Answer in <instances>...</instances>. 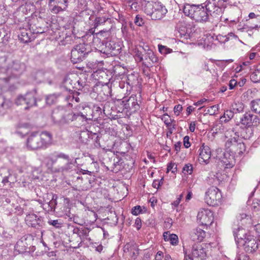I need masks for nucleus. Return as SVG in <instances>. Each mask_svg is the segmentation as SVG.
Listing matches in <instances>:
<instances>
[{
	"label": "nucleus",
	"mask_w": 260,
	"mask_h": 260,
	"mask_svg": "<svg viewBox=\"0 0 260 260\" xmlns=\"http://www.w3.org/2000/svg\"><path fill=\"white\" fill-rule=\"evenodd\" d=\"M46 166L51 173H67L74 166L73 159L62 152H54L46 158Z\"/></svg>",
	"instance_id": "f257e3e1"
},
{
	"label": "nucleus",
	"mask_w": 260,
	"mask_h": 260,
	"mask_svg": "<svg viewBox=\"0 0 260 260\" xmlns=\"http://www.w3.org/2000/svg\"><path fill=\"white\" fill-rule=\"evenodd\" d=\"M184 14L196 22L205 24L211 22V11L208 5H190L186 4L183 8Z\"/></svg>",
	"instance_id": "f03ea898"
},
{
	"label": "nucleus",
	"mask_w": 260,
	"mask_h": 260,
	"mask_svg": "<svg viewBox=\"0 0 260 260\" xmlns=\"http://www.w3.org/2000/svg\"><path fill=\"white\" fill-rule=\"evenodd\" d=\"M52 142V135L47 131H43L40 134L33 132L28 137L26 147L29 150L44 149L49 146Z\"/></svg>",
	"instance_id": "7ed1b4c3"
},
{
	"label": "nucleus",
	"mask_w": 260,
	"mask_h": 260,
	"mask_svg": "<svg viewBox=\"0 0 260 260\" xmlns=\"http://www.w3.org/2000/svg\"><path fill=\"white\" fill-rule=\"evenodd\" d=\"M233 235L236 241L242 244L247 253H252L257 249L258 244L255 238L252 235L247 234L243 228L238 227L234 229Z\"/></svg>",
	"instance_id": "20e7f679"
},
{
	"label": "nucleus",
	"mask_w": 260,
	"mask_h": 260,
	"mask_svg": "<svg viewBox=\"0 0 260 260\" xmlns=\"http://www.w3.org/2000/svg\"><path fill=\"white\" fill-rule=\"evenodd\" d=\"M234 133V136L231 135V138L227 140L225 143V147L227 152L233 154H242L245 151V146L242 140L239 138L238 132H234V130L231 131Z\"/></svg>",
	"instance_id": "39448f33"
},
{
	"label": "nucleus",
	"mask_w": 260,
	"mask_h": 260,
	"mask_svg": "<svg viewBox=\"0 0 260 260\" xmlns=\"http://www.w3.org/2000/svg\"><path fill=\"white\" fill-rule=\"evenodd\" d=\"M144 12L152 20H160L167 14L168 10L160 3L147 2L144 7Z\"/></svg>",
	"instance_id": "423d86ee"
},
{
	"label": "nucleus",
	"mask_w": 260,
	"mask_h": 260,
	"mask_svg": "<svg viewBox=\"0 0 260 260\" xmlns=\"http://www.w3.org/2000/svg\"><path fill=\"white\" fill-rule=\"evenodd\" d=\"M26 66L24 63L19 60H15L10 69L8 70V73L10 75L7 78L0 79V85L2 88L5 87L8 83V81L12 78H18L25 71Z\"/></svg>",
	"instance_id": "0eeeda50"
},
{
	"label": "nucleus",
	"mask_w": 260,
	"mask_h": 260,
	"mask_svg": "<svg viewBox=\"0 0 260 260\" xmlns=\"http://www.w3.org/2000/svg\"><path fill=\"white\" fill-rule=\"evenodd\" d=\"M91 51L90 45L88 43L79 44L71 51V61L75 64L82 61L86 55L90 53Z\"/></svg>",
	"instance_id": "6e6552de"
},
{
	"label": "nucleus",
	"mask_w": 260,
	"mask_h": 260,
	"mask_svg": "<svg viewBox=\"0 0 260 260\" xmlns=\"http://www.w3.org/2000/svg\"><path fill=\"white\" fill-rule=\"evenodd\" d=\"M222 195L220 191L216 187L212 186L208 189L205 194V201L209 206H215L220 204Z\"/></svg>",
	"instance_id": "1a4fd4ad"
},
{
	"label": "nucleus",
	"mask_w": 260,
	"mask_h": 260,
	"mask_svg": "<svg viewBox=\"0 0 260 260\" xmlns=\"http://www.w3.org/2000/svg\"><path fill=\"white\" fill-rule=\"evenodd\" d=\"M37 90L34 89L26 92L24 95L18 96L15 103L18 105L26 104L27 107H25V109L37 106Z\"/></svg>",
	"instance_id": "9d476101"
},
{
	"label": "nucleus",
	"mask_w": 260,
	"mask_h": 260,
	"mask_svg": "<svg viewBox=\"0 0 260 260\" xmlns=\"http://www.w3.org/2000/svg\"><path fill=\"white\" fill-rule=\"evenodd\" d=\"M213 212L208 209H201L197 215V221L202 225H211L213 222Z\"/></svg>",
	"instance_id": "9b49d317"
},
{
	"label": "nucleus",
	"mask_w": 260,
	"mask_h": 260,
	"mask_svg": "<svg viewBox=\"0 0 260 260\" xmlns=\"http://www.w3.org/2000/svg\"><path fill=\"white\" fill-rule=\"evenodd\" d=\"M79 109H82L84 110L83 112H79L76 113V116L75 118V122L76 123L79 124H83L85 122H86L88 120H90L93 118L88 117L89 116L88 113H90L92 111L91 108L88 106H87L85 103L80 104L78 106Z\"/></svg>",
	"instance_id": "f8f14e48"
},
{
	"label": "nucleus",
	"mask_w": 260,
	"mask_h": 260,
	"mask_svg": "<svg viewBox=\"0 0 260 260\" xmlns=\"http://www.w3.org/2000/svg\"><path fill=\"white\" fill-rule=\"evenodd\" d=\"M66 112V109L62 106L54 108L51 114V119L53 123L59 125H63Z\"/></svg>",
	"instance_id": "ddd939ff"
},
{
	"label": "nucleus",
	"mask_w": 260,
	"mask_h": 260,
	"mask_svg": "<svg viewBox=\"0 0 260 260\" xmlns=\"http://www.w3.org/2000/svg\"><path fill=\"white\" fill-rule=\"evenodd\" d=\"M25 220L28 226L36 229H38L43 225V220L42 218L38 217L33 213L27 214Z\"/></svg>",
	"instance_id": "4468645a"
},
{
	"label": "nucleus",
	"mask_w": 260,
	"mask_h": 260,
	"mask_svg": "<svg viewBox=\"0 0 260 260\" xmlns=\"http://www.w3.org/2000/svg\"><path fill=\"white\" fill-rule=\"evenodd\" d=\"M241 123L247 127L255 126L259 123L258 117L250 112H246L241 119Z\"/></svg>",
	"instance_id": "2eb2a0df"
},
{
	"label": "nucleus",
	"mask_w": 260,
	"mask_h": 260,
	"mask_svg": "<svg viewBox=\"0 0 260 260\" xmlns=\"http://www.w3.org/2000/svg\"><path fill=\"white\" fill-rule=\"evenodd\" d=\"M32 240V236L30 235H26L19 240L15 245V250L19 253H23L27 251L29 244L27 241Z\"/></svg>",
	"instance_id": "dca6fc26"
},
{
	"label": "nucleus",
	"mask_w": 260,
	"mask_h": 260,
	"mask_svg": "<svg viewBox=\"0 0 260 260\" xmlns=\"http://www.w3.org/2000/svg\"><path fill=\"white\" fill-rule=\"evenodd\" d=\"M77 82L78 76L71 74L67 75L64 77L63 85L67 90L71 91L72 88L74 89L75 88Z\"/></svg>",
	"instance_id": "f3484780"
},
{
	"label": "nucleus",
	"mask_w": 260,
	"mask_h": 260,
	"mask_svg": "<svg viewBox=\"0 0 260 260\" xmlns=\"http://www.w3.org/2000/svg\"><path fill=\"white\" fill-rule=\"evenodd\" d=\"M200 151L199 161L208 164L211 155L210 148L208 146L203 144L200 149Z\"/></svg>",
	"instance_id": "a211bd4d"
},
{
	"label": "nucleus",
	"mask_w": 260,
	"mask_h": 260,
	"mask_svg": "<svg viewBox=\"0 0 260 260\" xmlns=\"http://www.w3.org/2000/svg\"><path fill=\"white\" fill-rule=\"evenodd\" d=\"M105 47L107 53L111 55H116L120 53L121 47L119 44L113 41L107 42Z\"/></svg>",
	"instance_id": "6ab92c4d"
},
{
	"label": "nucleus",
	"mask_w": 260,
	"mask_h": 260,
	"mask_svg": "<svg viewBox=\"0 0 260 260\" xmlns=\"http://www.w3.org/2000/svg\"><path fill=\"white\" fill-rule=\"evenodd\" d=\"M147 53L144 55L145 62L143 64L147 67H151L153 64L158 61V58L154 54L153 51L150 48L147 49Z\"/></svg>",
	"instance_id": "aec40b11"
},
{
	"label": "nucleus",
	"mask_w": 260,
	"mask_h": 260,
	"mask_svg": "<svg viewBox=\"0 0 260 260\" xmlns=\"http://www.w3.org/2000/svg\"><path fill=\"white\" fill-rule=\"evenodd\" d=\"M192 254L194 257H200L201 259L205 258L206 253L202 245L196 243L192 247Z\"/></svg>",
	"instance_id": "412c9836"
},
{
	"label": "nucleus",
	"mask_w": 260,
	"mask_h": 260,
	"mask_svg": "<svg viewBox=\"0 0 260 260\" xmlns=\"http://www.w3.org/2000/svg\"><path fill=\"white\" fill-rule=\"evenodd\" d=\"M205 232L199 228L193 230L190 233V237L193 241L201 242L205 237Z\"/></svg>",
	"instance_id": "4be33fe9"
},
{
	"label": "nucleus",
	"mask_w": 260,
	"mask_h": 260,
	"mask_svg": "<svg viewBox=\"0 0 260 260\" xmlns=\"http://www.w3.org/2000/svg\"><path fill=\"white\" fill-rule=\"evenodd\" d=\"M234 155L235 154L227 151L224 153V157L222 159V161L226 168H231L234 166L235 162Z\"/></svg>",
	"instance_id": "5701e85b"
},
{
	"label": "nucleus",
	"mask_w": 260,
	"mask_h": 260,
	"mask_svg": "<svg viewBox=\"0 0 260 260\" xmlns=\"http://www.w3.org/2000/svg\"><path fill=\"white\" fill-rule=\"evenodd\" d=\"M126 103L125 104V108H129L136 111L139 109L140 106L138 103V100L136 95L132 94L128 100H125Z\"/></svg>",
	"instance_id": "b1692460"
},
{
	"label": "nucleus",
	"mask_w": 260,
	"mask_h": 260,
	"mask_svg": "<svg viewBox=\"0 0 260 260\" xmlns=\"http://www.w3.org/2000/svg\"><path fill=\"white\" fill-rule=\"evenodd\" d=\"M209 183L210 184L217 185L222 180L221 174L220 173L211 172L208 177Z\"/></svg>",
	"instance_id": "393cba45"
},
{
	"label": "nucleus",
	"mask_w": 260,
	"mask_h": 260,
	"mask_svg": "<svg viewBox=\"0 0 260 260\" xmlns=\"http://www.w3.org/2000/svg\"><path fill=\"white\" fill-rule=\"evenodd\" d=\"M30 31L25 28L20 30V34L18 35L19 40L23 43H28L30 41Z\"/></svg>",
	"instance_id": "a878e982"
},
{
	"label": "nucleus",
	"mask_w": 260,
	"mask_h": 260,
	"mask_svg": "<svg viewBox=\"0 0 260 260\" xmlns=\"http://www.w3.org/2000/svg\"><path fill=\"white\" fill-rule=\"evenodd\" d=\"M76 116V113H74L66 109V114H64V124L75 121Z\"/></svg>",
	"instance_id": "bb28decb"
},
{
	"label": "nucleus",
	"mask_w": 260,
	"mask_h": 260,
	"mask_svg": "<svg viewBox=\"0 0 260 260\" xmlns=\"http://www.w3.org/2000/svg\"><path fill=\"white\" fill-rule=\"evenodd\" d=\"M95 181V178L94 176L90 175L89 177L84 179V182L85 186L83 187L85 189L87 190L91 188L93 186V183Z\"/></svg>",
	"instance_id": "cd10ccee"
},
{
	"label": "nucleus",
	"mask_w": 260,
	"mask_h": 260,
	"mask_svg": "<svg viewBox=\"0 0 260 260\" xmlns=\"http://www.w3.org/2000/svg\"><path fill=\"white\" fill-rule=\"evenodd\" d=\"M89 232V229L87 228H75L73 230V233L77 234L81 239L88 236Z\"/></svg>",
	"instance_id": "c85d7f7f"
},
{
	"label": "nucleus",
	"mask_w": 260,
	"mask_h": 260,
	"mask_svg": "<svg viewBox=\"0 0 260 260\" xmlns=\"http://www.w3.org/2000/svg\"><path fill=\"white\" fill-rule=\"evenodd\" d=\"M147 2L144 0H132V1L129 2V3H132L130 6L131 8L134 11H137L141 6H143L144 5L145 7V4Z\"/></svg>",
	"instance_id": "c756f323"
},
{
	"label": "nucleus",
	"mask_w": 260,
	"mask_h": 260,
	"mask_svg": "<svg viewBox=\"0 0 260 260\" xmlns=\"http://www.w3.org/2000/svg\"><path fill=\"white\" fill-rule=\"evenodd\" d=\"M250 108L252 112L260 114V99L252 101L250 103Z\"/></svg>",
	"instance_id": "7c9ffc66"
},
{
	"label": "nucleus",
	"mask_w": 260,
	"mask_h": 260,
	"mask_svg": "<svg viewBox=\"0 0 260 260\" xmlns=\"http://www.w3.org/2000/svg\"><path fill=\"white\" fill-rule=\"evenodd\" d=\"M244 108V104L241 102H235L232 105L231 109L234 113L241 112Z\"/></svg>",
	"instance_id": "2f4dec72"
},
{
	"label": "nucleus",
	"mask_w": 260,
	"mask_h": 260,
	"mask_svg": "<svg viewBox=\"0 0 260 260\" xmlns=\"http://www.w3.org/2000/svg\"><path fill=\"white\" fill-rule=\"evenodd\" d=\"M59 94H51L47 95L46 98V102L48 105H51L55 104L59 97Z\"/></svg>",
	"instance_id": "473e14b6"
},
{
	"label": "nucleus",
	"mask_w": 260,
	"mask_h": 260,
	"mask_svg": "<svg viewBox=\"0 0 260 260\" xmlns=\"http://www.w3.org/2000/svg\"><path fill=\"white\" fill-rule=\"evenodd\" d=\"M234 114V112L232 110V109L225 111L223 115L220 118L221 120L225 122L229 121L233 117Z\"/></svg>",
	"instance_id": "72a5a7b5"
},
{
	"label": "nucleus",
	"mask_w": 260,
	"mask_h": 260,
	"mask_svg": "<svg viewBox=\"0 0 260 260\" xmlns=\"http://www.w3.org/2000/svg\"><path fill=\"white\" fill-rule=\"evenodd\" d=\"M51 196V199L48 203V205L50 208V210L54 211L57 205V199L58 198V196L55 194H52Z\"/></svg>",
	"instance_id": "f704fd0d"
},
{
	"label": "nucleus",
	"mask_w": 260,
	"mask_h": 260,
	"mask_svg": "<svg viewBox=\"0 0 260 260\" xmlns=\"http://www.w3.org/2000/svg\"><path fill=\"white\" fill-rule=\"evenodd\" d=\"M87 135L88 137L93 140L95 142V146L96 147H101L100 143V137L96 133H92V132L88 131Z\"/></svg>",
	"instance_id": "c9c22d12"
},
{
	"label": "nucleus",
	"mask_w": 260,
	"mask_h": 260,
	"mask_svg": "<svg viewBox=\"0 0 260 260\" xmlns=\"http://www.w3.org/2000/svg\"><path fill=\"white\" fill-rule=\"evenodd\" d=\"M204 109V112L205 114H209L210 115H213L215 114L216 111L217 110V107L216 105H213L209 107L204 108V107H201L200 109Z\"/></svg>",
	"instance_id": "e433bc0d"
},
{
	"label": "nucleus",
	"mask_w": 260,
	"mask_h": 260,
	"mask_svg": "<svg viewBox=\"0 0 260 260\" xmlns=\"http://www.w3.org/2000/svg\"><path fill=\"white\" fill-rule=\"evenodd\" d=\"M251 80L254 83L260 82V70H256L250 75Z\"/></svg>",
	"instance_id": "4c0bfd02"
},
{
	"label": "nucleus",
	"mask_w": 260,
	"mask_h": 260,
	"mask_svg": "<svg viewBox=\"0 0 260 260\" xmlns=\"http://www.w3.org/2000/svg\"><path fill=\"white\" fill-rule=\"evenodd\" d=\"M161 119L167 126H171L173 122H175V120H172L167 114H164Z\"/></svg>",
	"instance_id": "58836bf2"
},
{
	"label": "nucleus",
	"mask_w": 260,
	"mask_h": 260,
	"mask_svg": "<svg viewBox=\"0 0 260 260\" xmlns=\"http://www.w3.org/2000/svg\"><path fill=\"white\" fill-rule=\"evenodd\" d=\"M9 101L6 100L3 96L0 95V111L2 109H6L8 108Z\"/></svg>",
	"instance_id": "ea45409f"
},
{
	"label": "nucleus",
	"mask_w": 260,
	"mask_h": 260,
	"mask_svg": "<svg viewBox=\"0 0 260 260\" xmlns=\"http://www.w3.org/2000/svg\"><path fill=\"white\" fill-rule=\"evenodd\" d=\"M48 224L55 227V228L60 229L61 227L62 223L60 220H50L48 222Z\"/></svg>",
	"instance_id": "a19ab883"
},
{
	"label": "nucleus",
	"mask_w": 260,
	"mask_h": 260,
	"mask_svg": "<svg viewBox=\"0 0 260 260\" xmlns=\"http://www.w3.org/2000/svg\"><path fill=\"white\" fill-rule=\"evenodd\" d=\"M257 28H258V24H255L254 26H249L248 25L245 24L243 27H241V25H239L238 29L239 30H241V31H244L245 30L248 31L249 29L251 30L254 28L257 29Z\"/></svg>",
	"instance_id": "79ce46f5"
},
{
	"label": "nucleus",
	"mask_w": 260,
	"mask_h": 260,
	"mask_svg": "<svg viewBox=\"0 0 260 260\" xmlns=\"http://www.w3.org/2000/svg\"><path fill=\"white\" fill-rule=\"evenodd\" d=\"M169 241L171 244L173 245H176L178 243V238L176 234H171L168 237Z\"/></svg>",
	"instance_id": "37998d69"
},
{
	"label": "nucleus",
	"mask_w": 260,
	"mask_h": 260,
	"mask_svg": "<svg viewBox=\"0 0 260 260\" xmlns=\"http://www.w3.org/2000/svg\"><path fill=\"white\" fill-rule=\"evenodd\" d=\"M183 173L184 174H191L192 172V166L191 164H186L183 168Z\"/></svg>",
	"instance_id": "c03bdc74"
},
{
	"label": "nucleus",
	"mask_w": 260,
	"mask_h": 260,
	"mask_svg": "<svg viewBox=\"0 0 260 260\" xmlns=\"http://www.w3.org/2000/svg\"><path fill=\"white\" fill-rule=\"evenodd\" d=\"M135 56L136 59L139 60V61H142L143 60V56L142 52L137 48L135 49Z\"/></svg>",
	"instance_id": "a18cd8bd"
},
{
	"label": "nucleus",
	"mask_w": 260,
	"mask_h": 260,
	"mask_svg": "<svg viewBox=\"0 0 260 260\" xmlns=\"http://www.w3.org/2000/svg\"><path fill=\"white\" fill-rule=\"evenodd\" d=\"M74 95L75 93H71L65 98L66 101L68 103L69 105L73 106L74 103Z\"/></svg>",
	"instance_id": "49530a36"
},
{
	"label": "nucleus",
	"mask_w": 260,
	"mask_h": 260,
	"mask_svg": "<svg viewBox=\"0 0 260 260\" xmlns=\"http://www.w3.org/2000/svg\"><path fill=\"white\" fill-rule=\"evenodd\" d=\"M158 50L160 53L164 54L169 53L172 51L171 49L168 48L166 46H162L161 45H158Z\"/></svg>",
	"instance_id": "de8ad7c7"
},
{
	"label": "nucleus",
	"mask_w": 260,
	"mask_h": 260,
	"mask_svg": "<svg viewBox=\"0 0 260 260\" xmlns=\"http://www.w3.org/2000/svg\"><path fill=\"white\" fill-rule=\"evenodd\" d=\"M136 81L137 77L135 76V75L132 74L127 76V83L128 84L133 85L136 83Z\"/></svg>",
	"instance_id": "09e8293b"
},
{
	"label": "nucleus",
	"mask_w": 260,
	"mask_h": 260,
	"mask_svg": "<svg viewBox=\"0 0 260 260\" xmlns=\"http://www.w3.org/2000/svg\"><path fill=\"white\" fill-rule=\"evenodd\" d=\"M102 109L99 106H94L92 113L94 115H96L98 117H100L102 116Z\"/></svg>",
	"instance_id": "8fccbe9b"
},
{
	"label": "nucleus",
	"mask_w": 260,
	"mask_h": 260,
	"mask_svg": "<svg viewBox=\"0 0 260 260\" xmlns=\"http://www.w3.org/2000/svg\"><path fill=\"white\" fill-rule=\"evenodd\" d=\"M106 20L107 18L105 17H96L95 19V26H98L99 25H101L104 23Z\"/></svg>",
	"instance_id": "3c124183"
},
{
	"label": "nucleus",
	"mask_w": 260,
	"mask_h": 260,
	"mask_svg": "<svg viewBox=\"0 0 260 260\" xmlns=\"http://www.w3.org/2000/svg\"><path fill=\"white\" fill-rule=\"evenodd\" d=\"M142 208L140 206H136L132 209V213L134 215H137L142 213Z\"/></svg>",
	"instance_id": "603ef678"
},
{
	"label": "nucleus",
	"mask_w": 260,
	"mask_h": 260,
	"mask_svg": "<svg viewBox=\"0 0 260 260\" xmlns=\"http://www.w3.org/2000/svg\"><path fill=\"white\" fill-rule=\"evenodd\" d=\"M134 22L137 25L140 26L144 24V20L139 15H137L135 17Z\"/></svg>",
	"instance_id": "864d4df0"
},
{
	"label": "nucleus",
	"mask_w": 260,
	"mask_h": 260,
	"mask_svg": "<svg viewBox=\"0 0 260 260\" xmlns=\"http://www.w3.org/2000/svg\"><path fill=\"white\" fill-rule=\"evenodd\" d=\"M171 171L175 173L177 172V166L174 163H170L167 167V172Z\"/></svg>",
	"instance_id": "5fc2aeb1"
},
{
	"label": "nucleus",
	"mask_w": 260,
	"mask_h": 260,
	"mask_svg": "<svg viewBox=\"0 0 260 260\" xmlns=\"http://www.w3.org/2000/svg\"><path fill=\"white\" fill-rule=\"evenodd\" d=\"M67 7H64V8H62L61 7L58 6H54L51 9V12L54 14H57L60 12L63 11L66 9Z\"/></svg>",
	"instance_id": "6e6d98bb"
},
{
	"label": "nucleus",
	"mask_w": 260,
	"mask_h": 260,
	"mask_svg": "<svg viewBox=\"0 0 260 260\" xmlns=\"http://www.w3.org/2000/svg\"><path fill=\"white\" fill-rule=\"evenodd\" d=\"M189 137L188 136H186L183 139L184 146L185 148H188L190 146V144L189 141Z\"/></svg>",
	"instance_id": "4d7b16f0"
},
{
	"label": "nucleus",
	"mask_w": 260,
	"mask_h": 260,
	"mask_svg": "<svg viewBox=\"0 0 260 260\" xmlns=\"http://www.w3.org/2000/svg\"><path fill=\"white\" fill-rule=\"evenodd\" d=\"M162 184V179L160 180H155L152 183V186L154 188H158Z\"/></svg>",
	"instance_id": "13d9d810"
},
{
	"label": "nucleus",
	"mask_w": 260,
	"mask_h": 260,
	"mask_svg": "<svg viewBox=\"0 0 260 260\" xmlns=\"http://www.w3.org/2000/svg\"><path fill=\"white\" fill-rule=\"evenodd\" d=\"M50 2H53L56 4H63L66 7H67L69 0H50Z\"/></svg>",
	"instance_id": "bf43d9fd"
},
{
	"label": "nucleus",
	"mask_w": 260,
	"mask_h": 260,
	"mask_svg": "<svg viewBox=\"0 0 260 260\" xmlns=\"http://www.w3.org/2000/svg\"><path fill=\"white\" fill-rule=\"evenodd\" d=\"M182 110V107L180 105H176L174 108V112L176 115H179V113Z\"/></svg>",
	"instance_id": "052dcab7"
},
{
	"label": "nucleus",
	"mask_w": 260,
	"mask_h": 260,
	"mask_svg": "<svg viewBox=\"0 0 260 260\" xmlns=\"http://www.w3.org/2000/svg\"><path fill=\"white\" fill-rule=\"evenodd\" d=\"M84 82L80 81L78 79V82L77 83H76V85L75 88L78 90H81L84 87Z\"/></svg>",
	"instance_id": "680f3d73"
},
{
	"label": "nucleus",
	"mask_w": 260,
	"mask_h": 260,
	"mask_svg": "<svg viewBox=\"0 0 260 260\" xmlns=\"http://www.w3.org/2000/svg\"><path fill=\"white\" fill-rule=\"evenodd\" d=\"M237 84V81L235 79H232L229 82V87L230 89H233L235 87V86Z\"/></svg>",
	"instance_id": "e2e57ef3"
},
{
	"label": "nucleus",
	"mask_w": 260,
	"mask_h": 260,
	"mask_svg": "<svg viewBox=\"0 0 260 260\" xmlns=\"http://www.w3.org/2000/svg\"><path fill=\"white\" fill-rule=\"evenodd\" d=\"M101 88L102 91L106 92V93H104L105 95H108V93H109L111 91L110 88L108 86H103L102 87H101Z\"/></svg>",
	"instance_id": "0e129e2a"
},
{
	"label": "nucleus",
	"mask_w": 260,
	"mask_h": 260,
	"mask_svg": "<svg viewBox=\"0 0 260 260\" xmlns=\"http://www.w3.org/2000/svg\"><path fill=\"white\" fill-rule=\"evenodd\" d=\"M97 64L94 62H88L87 63V68L89 69H95L96 68Z\"/></svg>",
	"instance_id": "69168bd1"
},
{
	"label": "nucleus",
	"mask_w": 260,
	"mask_h": 260,
	"mask_svg": "<svg viewBox=\"0 0 260 260\" xmlns=\"http://www.w3.org/2000/svg\"><path fill=\"white\" fill-rule=\"evenodd\" d=\"M181 146V142H177L174 144L175 150L177 153L180 151Z\"/></svg>",
	"instance_id": "338daca9"
},
{
	"label": "nucleus",
	"mask_w": 260,
	"mask_h": 260,
	"mask_svg": "<svg viewBox=\"0 0 260 260\" xmlns=\"http://www.w3.org/2000/svg\"><path fill=\"white\" fill-rule=\"evenodd\" d=\"M135 224L137 226L136 228H137V230L140 229V228H141V224H142L141 219L139 218H137L135 220Z\"/></svg>",
	"instance_id": "774afa93"
}]
</instances>
